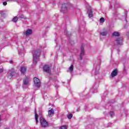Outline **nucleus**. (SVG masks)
<instances>
[{
    "mask_svg": "<svg viewBox=\"0 0 129 129\" xmlns=\"http://www.w3.org/2000/svg\"><path fill=\"white\" fill-rule=\"evenodd\" d=\"M40 53L41 50L40 49L34 50L32 52L33 57V63L34 64V65L37 64V62H38V58H39Z\"/></svg>",
    "mask_w": 129,
    "mask_h": 129,
    "instance_id": "nucleus-1",
    "label": "nucleus"
},
{
    "mask_svg": "<svg viewBox=\"0 0 129 129\" xmlns=\"http://www.w3.org/2000/svg\"><path fill=\"white\" fill-rule=\"evenodd\" d=\"M40 122L42 127H48L49 126L48 122L42 116L40 118Z\"/></svg>",
    "mask_w": 129,
    "mask_h": 129,
    "instance_id": "nucleus-2",
    "label": "nucleus"
},
{
    "mask_svg": "<svg viewBox=\"0 0 129 129\" xmlns=\"http://www.w3.org/2000/svg\"><path fill=\"white\" fill-rule=\"evenodd\" d=\"M60 12L61 13H67L68 12V4L64 3L61 5Z\"/></svg>",
    "mask_w": 129,
    "mask_h": 129,
    "instance_id": "nucleus-3",
    "label": "nucleus"
},
{
    "mask_svg": "<svg viewBox=\"0 0 129 129\" xmlns=\"http://www.w3.org/2000/svg\"><path fill=\"white\" fill-rule=\"evenodd\" d=\"M33 81L35 86L37 87V88H40L41 86V82H40V80H39L36 77L34 78Z\"/></svg>",
    "mask_w": 129,
    "mask_h": 129,
    "instance_id": "nucleus-4",
    "label": "nucleus"
},
{
    "mask_svg": "<svg viewBox=\"0 0 129 129\" xmlns=\"http://www.w3.org/2000/svg\"><path fill=\"white\" fill-rule=\"evenodd\" d=\"M16 74V72L15 71V69H12L11 70H9V73L8 74V77L10 79L12 78L13 76H15Z\"/></svg>",
    "mask_w": 129,
    "mask_h": 129,
    "instance_id": "nucleus-5",
    "label": "nucleus"
},
{
    "mask_svg": "<svg viewBox=\"0 0 129 129\" xmlns=\"http://www.w3.org/2000/svg\"><path fill=\"white\" fill-rule=\"evenodd\" d=\"M43 71L46 73H48L49 74L51 73V70L50 69L49 65L46 64L43 67Z\"/></svg>",
    "mask_w": 129,
    "mask_h": 129,
    "instance_id": "nucleus-6",
    "label": "nucleus"
},
{
    "mask_svg": "<svg viewBox=\"0 0 129 129\" xmlns=\"http://www.w3.org/2000/svg\"><path fill=\"white\" fill-rule=\"evenodd\" d=\"M81 54L80 55V60H82V57L84 56V44H82L81 46Z\"/></svg>",
    "mask_w": 129,
    "mask_h": 129,
    "instance_id": "nucleus-7",
    "label": "nucleus"
},
{
    "mask_svg": "<svg viewBox=\"0 0 129 129\" xmlns=\"http://www.w3.org/2000/svg\"><path fill=\"white\" fill-rule=\"evenodd\" d=\"M116 42L117 43V45H122V42H123V40L122 38H118L116 40Z\"/></svg>",
    "mask_w": 129,
    "mask_h": 129,
    "instance_id": "nucleus-8",
    "label": "nucleus"
},
{
    "mask_svg": "<svg viewBox=\"0 0 129 129\" xmlns=\"http://www.w3.org/2000/svg\"><path fill=\"white\" fill-rule=\"evenodd\" d=\"M20 72L21 73V74H23V75H25L26 74V72H27V69L25 67H21L20 69Z\"/></svg>",
    "mask_w": 129,
    "mask_h": 129,
    "instance_id": "nucleus-9",
    "label": "nucleus"
},
{
    "mask_svg": "<svg viewBox=\"0 0 129 129\" xmlns=\"http://www.w3.org/2000/svg\"><path fill=\"white\" fill-rule=\"evenodd\" d=\"M54 109H51V110H48V116L49 117H52V115H54Z\"/></svg>",
    "mask_w": 129,
    "mask_h": 129,
    "instance_id": "nucleus-10",
    "label": "nucleus"
},
{
    "mask_svg": "<svg viewBox=\"0 0 129 129\" xmlns=\"http://www.w3.org/2000/svg\"><path fill=\"white\" fill-rule=\"evenodd\" d=\"M29 82H30L29 78H26L23 80L24 85H27V84H29Z\"/></svg>",
    "mask_w": 129,
    "mask_h": 129,
    "instance_id": "nucleus-11",
    "label": "nucleus"
},
{
    "mask_svg": "<svg viewBox=\"0 0 129 129\" xmlns=\"http://www.w3.org/2000/svg\"><path fill=\"white\" fill-rule=\"evenodd\" d=\"M117 75V70H114L111 74V76L112 78L114 77V76H116Z\"/></svg>",
    "mask_w": 129,
    "mask_h": 129,
    "instance_id": "nucleus-12",
    "label": "nucleus"
},
{
    "mask_svg": "<svg viewBox=\"0 0 129 129\" xmlns=\"http://www.w3.org/2000/svg\"><path fill=\"white\" fill-rule=\"evenodd\" d=\"M89 18H92L93 15L92 14V11L91 10H89L88 11Z\"/></svg>",
    "mask_w": 129,
    "mask_h": 129,
    "instance_id": "nucleus-13",
    "label": "nucleus"
},
{
    "mask_svg": "<svg viewBox=\"0 0 129 129\" xmlns=\"http://www.w3.org/2000/svg\"><path fill=\"white\" fill-rule=\"evenodd\" d=\"M18 20H19V18L18 17L16 16L12 19V22H14V23H17V22H18Z\"/></svg>",
    "mask_w": 129,
    "mask_h": 129,
    "instance_id": "nucleus-14",
    "label": "nucleus"
},
{
    "mask_svg": "<svg viewBox=\"0 0 129 129\" xmlns=\"http://www.w3.org/2000/svg\"><path fill=\"white\" fill-rule=\"evenodd\" d=\"M112 36L113 37H118L119 36V33H113Z\"/></svg>",
    "mask_w": 129,
    "mask_h": 129,
    "instance_id": "nucleus-15",
    "label": "nucleus"
},
{
    "mask_svg": "<svg viewBox=\"0 0 129 129\" xmlns=\"http://www.w3.org/2000/svg\"><path fill=\"white\" fill-rule=\"evenodd\" d=\"M74 69V67L73 65H71V67L69 68V70L71 73H72L73 71V70Z\"/></svg>",
    "mask_w": 129,
    "mask_h": 129,
    "instance_id": "nucleus-16",
    "label": "nucleus"
},
{
    "mask_svg": "<svg viewBox=\"0 0 129 129\" xmlns=\"http://www.w3.org/2000/svg\"><path fill=\"white\" fill-rule=\"evenodd\" d=\"M32 33H24V36L25 37H28V36H30Z\"/></svg>",
    "mask_w": 129,
    "mask_h": 129,
    "instance_id": "nucleus-17",
    "label": "nucleus"
},
{
    "mask_svg": "<svg viewBox=\"0 0 129 129\" xmlns=\"http://www.w3.org/2000/svg\"><path fill=\"white\" fill-rule=\"evenodd\" d=\"M100 37H105L106 36V33H100Z\"/></svg>",
    "mask_w": 129,
    "mask_h": 129,
    "instance_id": "nucleus-18",
    "label": "nucleus"
},
{
    "mask_svg": "<svg viewBox=\"0 0 129 129\" xmlns=\"http://www.w3.org/2000/svg\"><path fill=\"white\" fill-rule=\"evenodd\" d=\"M68 118H69V119H71V118L72 117H73V115L72 114H69L68 115Z\"/></svg>",
    "mask_w": 129,
    "mask_h": 129,
    "instance_id": "nucleus-19",
    "label": "nucleus"
},
{
    "mask_svg": "<svg viewBox=\"0 0 129 129\" xmlns=\"http://www.w3.org/2000/svg\"><path fill=\"white\" fill-rule=\"evenodd\" d=\"M35 120L36 121V123H38V114L35 113Z\"/></svg>",
    "mask_w": 129,
    "mask_h": 129,
    "instance_id": "nucleus-20",
    "label": "nucleus"
},
{
    "mask_svg": "<svg viewBox=\"0 0 129 129\" xmlns=\"http://www.w3.org/2000/svg\"><path fill=\"white\" fill-rule=\"evenodd\" d=\"M104 18L102 17L100 19L99 22L100 23H104Z\"/></svg>",
    "mask_w": 129,
    "mask_h": 129,
    "instance_id": "nucleus-21",
    "label": "nucleus"
},
{
    "mask_svg": "<svg viewBox=\"0 0 129 129\" xmlns=\"http://www.w3.org/2000/svg\"><path fill=\"white\" fill-rule=\"evenodd\" d=\"M33 32V30H32L31 29H28L25 33H32Z\"/></svg>",
    "mask_w": 129,
    "mask_h": 129,
    "instance_id": "nucleus-22",
    "label": "nucleus"
},
{
    "mask_svg": "<svg viewBox=\"0 0 129 129\" xmlns=\"http://www.w3.org/2000/svg\"><path fill=\"white\" fill-rule=\"evenodd\" d=\"M110 115L111 117H112V116H113V115H114V113L113 112V111L110 112Z\"/></svg>",
    "mask_w": 129,
    "mask_h": 129,
    "instance_id": "nucleus-23",
    "label": "nucleus"
},
{
    "mask_svg": "<svg viewBox=\"0 0 129 129\" xmlns=\"http://www.w3.org/2000/svg\"><path fill=\"white\" fill-rule=\"evenodd\" d=\"M59 129H67V126L63 125L61 126Z\"/></svg>",
    "mask_w": 129,
    "mask_h": 129,
    "instance_id": "nucleus-24",
    "label": "nucleus"
},
{
    "mask_svg": "<svg viewBox=\"0 0 129 129\" xmlns=\"http://www.w3.org/2000/svg\"><path fill=\"white\" fill-rule=\"evenodd\" d=\"M19 18H20V19H24V15H21L19 16Z\"/></svg>",
    "mask_w": 129,
    "mask_h": 129,
    "instance_id": "nucleus-25",
    "label": "nucleus"
},
{
    "mask_svg": "<svg viewBox=\"0 0 129 129\" xmlns=\"http://www.w3.org/2000/svg\"><path fill=\"white\" fill-rule=\"evenodd\" d=\"M70 44H71V45H74V41H70Z\"/></svg>",
    "mask_w": 129,
    "mask_h": 129,
    "instance_id": "nucleus-26",
    "label": "nucleus"
},
{
    "mask_svg": "<svg viewBox=\"0 0 129 129\" xmlns=\"http://www.w3.org/2000/svg\"><path fill=\"white\" fill-rule=\"evenodd\" d=\"M8 5V3L6 2H5L3 3V5L4 6H7Z\"/></svg>",
    "mask_w": 129,
    "mask_h": 129,
    "instance_id": "nucleus-27",
    "label": "nucleus"
},
{
    "mask_svg": "<svg viewBox=\"0 0 129 129\" xmlns=\"http://www.w3.org/2000/svg\"><path fill=\"white\" fill-rule=\"evenodd\" d=\"M4 72V69H0V73H2V72Z\"/></svg>",
    "mask_w": 129,
    "mask_h": 129,
    "instance_id": "nucleus-28",
    "label": "nucleus"
},
{
    "mask_svg": "<svg viewBox=\"0 0 129 129\" xmlns=\"http://www.w3.org/2000/svg\"><path fill=\"white\" fill-rule=\"evenodd\" d=\"M7 2H10V1H13L14 2H17L18 0H6Z\"/></svg>",
    "mask_w": 129,
    "mask_h": 129,
    "instance_id": "nucleus-29",
    "label": "nucleus"
},
{
    "mask_svg": "<svg viewBox=\"0 0 129 129\" xmlns=\"http://www.w3.org/2000/svg\"><path fill=\"white\" fill-rule=\"evenodd\" d=\"M10 64H12V63H13V60H10Z\"/></svg>",
    "mask_w": 129,
    "mask_h": 129,
    "instance_id": "nucleus-30",
    "label": "nucleus"
},
{
    "mask_svg": "<svg viewBox=\"0 0 129 129\" xmlns=\"http://www.w3.org/2000/svg\"><path fill=\"white\" fill-rule=\"evenodd\" d=\"M2 120V118L1 117V116H0V121Z\"/></svg>",
    "mask_w": 129,
    "mask_h": 129,
    "instance_id": "nucleus-31",
    "label": "nucleus"
},
{
    "mask_svg": "<svg viewBox=\"0 0 129 129\" xmlns=\"http://www.w3.org/2000/svg\"><path fill=\"white\" fill-rule=\"evenodd\" d=\"M114 33H118V32H114Z\"/></svg>",
    "mask_w": 129,
    "mask_h": 129,
    "instance_id": "nucleus-32",
    "label": "nucleus"
},
{
    "mask_svg": "<svg viewBox=\"0 0 129 129\" xmlns=\"http://www.w3.org/2000/svg\"><path fill=\"white\" fill-rule=\"evenodd\" d=\"M125 21H126V19H125Z\"/></svg>",
    "mask_w": 129,
    "mask_h": 129,
    "instance_id": "nucleus-33",
    "label": "nucleus"
}]
</instances>
